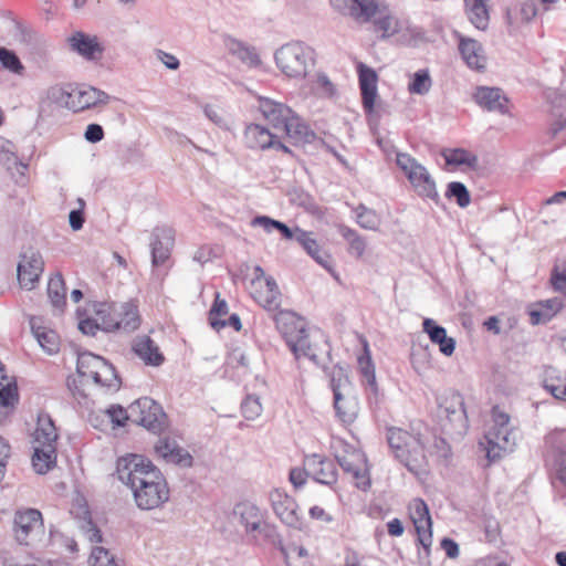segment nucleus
<instances>
[{"mask_svg":"<svg viewBox=\"0 0 566 566\" xmlns=\"http://www.w3.org/2000/svg\"><path fill=\"white\" fill-rule=\"evenodd\" d=\"M32 334L36 338L39 345L49 355L56 354L60 349V337L53 329L42 325L41 318L32 317L30 319Z\"/></svg>","mask_w":566,"mask_h":566,"instance_id":"c756f323","label":"nucleus"},{"mask_svg":"<svg viewBox=\"0 0 566 566\" xmlns=\"http://www.w3.org/2000/svg\"><path fill=\"white\" fill-rule=\"evenodd\" d=\"M455 38L459 41V51L465 64L472 70H483L486 64V57L482 44L459 32L455 33Z\"/></svg>","mask_w":566,"mask_h":566,"instance_id":"393cba45","label":"nucleus"},{"mask_svg":"<svg viewBox=\"0 0 566 566\" xmlns=\"http://www.w3.org/2000/svg\"><path fill=\"white\" fill-rule=\"evenodd\" d=\"M422 329L428 334L433 344L439 345V350L446 355L451 356L455 350V340L453 337L447 335V329L436 323L432 318H424L422 322Z\"/></svg>","mask_w":566,"mask_h":566,"instance_id":"c85d7f7f","label":"nucleus"},{"mask_svg":"<svg viewBox=\"0 0 566 566\" xmlns=\"http://www.w3.org/2000/svg\"><path fill=\"white\" fill-rule=\"evenodd\" d=\"M446 197L454 199L460 208H467L471 202V196L463 182L451 181L447 186Z\"/></svg>","mask_w":566,"mask_h":566,"instance_id":"a18cd8bd","label":"nucleus"},{"mask_svg":"<svg viewBox=\"0 0 566 566\" xmlns=\"http://www.w3.org/2000/svg\"><path fill=\"white\" fill-rule=\"evenodd\" d=\"M13 524L15 538L22 545H29L33 537L44 531L42 514L36 509L18 510Z\"/></svg>","mask_w":566,"mask_h":566,"instance_id":"4468645a","label":"nucleus"},{"mask_svg":"<svg viewBox=\"0 0 566 566\" xmlns=\"http://www.w3.org/2000/svg\"><path fill=\"white\" fill-rule=\"evenodd\" d=\"M432 85V81L427 69L418 70L413 75L412 80L408 84V91L411 94L424 95L427 94Z\"/></svg>","mask_w":566,"mask_h":566,"instance_id":"c03bdc74","label":"nucleus"},{"mask_svg":"<svg viewBox=\"0 0 566 566\" xmlns=\"http://www.w3.org/2000/svg\"><path fill=\"white\" fill-rule=\"evenodd\" d=\"M32 465L36 473L45 474L56 463V446L51 443L33 444Z\"/></svg>","mask_w":566,"mask_h":566,"instance_id":"473e14b6","label":"nucleus"},{"mask_svg":"<svg viewBox=\"0 0 566 566\" xmlns=\"http://www.w3.org/2000/svg\"><path fill=\"white\" fill-rule=\"evenodd\" d=\"M44 271L42 254L34 249H28L20 254L17 268L19 285L28 291L35 289Z\"/></svg>","mask_w":566,"mask_h":566,"instance_id":"ddd939ff","label":"nucleus"},{"mask_svg":"<svg viewBox=\"0 0 566 566\" xmlns=\"http://www.w3.org/2000/svg\"><path fill=\"white\" fill-rule=\"evenodd\" d=\"M279 333L296 359L308 358L316 365L319 364L323 354H329V345L325 335L315 331L310 333L306 322L292 311H279L274 315Z\"/></svg>","mask_w":566,"mask_h":566,"instance_id":"f03ea898","label":"nucleus"},{"mask_svg":"<svg viewBox=\"0 0 566 566\" xmlns=\"http://www.w3.org/2000/svg\"><path fill=\"white\" fill-rule=\"evenodd\" d=\"M474 102L488 112L506 115L510 113V99L499 87L479 86L473 94Z\"/></svg>","mask_w":566,"mask_h":566,"instance_id":"aec40b11","label":"nucleus"},{"mask_svg":"<svg viewBox=\"0 0 566 566\" xmlns=\"http://www.w3.org/2000/svg\"><path fill=\"white\" fill-rule=\"evenodd\" d=\"M537 13V7L533 0H526L520 6V15L523 22H530Z\"/></svg>","mask_w":566,"mask_h":566,"instance_id":"052dcab7","label":"nucleus"},{"mask_svg":"<svg viewBox=\"0 0 566 566\" xmlns=\"http://www.w3.org/2000/svg\"><path fill=\"white\" fill-rule=\"evenodd\" d=\"M226 46L231 55L237 57L249 69H256L261 66L262 60L253 45L234 38H228L226 40Z\"/></svg>","mask_w":566,"mask_h":566,"instance_id":"cd10ccee","label":"nucleus"},{"mask_svg":"<svg viewBox=\"0 0 566 566\" xmlns=\"http://www.w3.org/2000/svg\"><path fill=\"white\" fill-rule=\"evenodd\" d=\"M342 15L358 24L370 23L385 9V0H329Z\"/></svg>","mask_w":566,"mask_h":566,"instance_id":"9d476101","label":"nucleus"},{"mask_svg":"<svg viewBox=\"0 0 566 566\" xmlns=\"http://www.w3.org/2000/svg\"><path fill=\"white\" fill-rule=\"evenodd\" d=\"M544 388L556 399L566 401V379H545Z\"/></svg>","mask_w":566,"mask_h":566,"instance_id":"5fc2aeb1","label":"nucleus"},{"mask_svg":"<svg viewBox=\"0 0 566 566\" xmlns=\"http://www.w3.org/2000/svg\"><path fill=\"white\" fill-rule=\"evenodd\" d=\"M336 459L339 467L352 476L358 489L366 491L370 486L367 459L363 451L352 449L343 455H337Z\"/></svg>","mask_w":566,"mask_h":566,"instance_id":"2eb2a0df","label":"nucleus"},{"mask_svg":"<svg viewBox=\"0 0 566 566\" xmlns=\"http://www.w3.org/2000/svg\"><path fill=\"white\" fill-rule=\"evenodd\" d=\"M76 370L80 377L85 380L92 379L99 387L117 390L120 386L113 365L95 354L88 352L80 354Z\"/></svg>","mask_w":566,"mask_h":566,"instance_id":"1a4fd4ad","label":"nucleus"},{"mask_svg":"<svg viewBox=\"0 0 566 566\" xmlns=\"http://www.w3.org/2000/svg\"><path fill=\"white\" fill-rule=\"evenodd\" d=\"M371 22H374L376 30L382 32V38H389L400 31V24L397 18L387 12V7L381 14H378Z\"/></svg>","mask_w":566,"mask_h":566,"instance_id":"79ce46f5","label":"nucleus"},{"mask_svg":"<svg viewBox=\"0 0 566 566\" xmlns=\"http://www.w3.org/2000/svg\"><path fill=\"white\" fill-rule=\"evenodd\" d=\"M556 478L566 489V450L562 451L556 459Z\"/></svg>","mask_w":566,"mask_h":566,"instance_id":"69168bd1","label":"nucleus"},{"mask_svg":"<svg viewBox=\"0 0 566 566\" xmlns=\"http://www.w3.org/2000/svg\"><path fill=\"white\" fill-rule=\"evenodd\" d=\"M80 530L91 543L102 542V533L90 516L80 522Z\"/></svg>","mask_w":566,"mask_h":566,"instance_id":"603ef678","label":"nucleus"},{"mask_svg":"<svg viewBox=\"0 0 566 566\" xmlns=\"http://www.w3.org/2000/svg\"><path fill=\"white\" fill-rule=\"evenodd\" d=\"M78 329L90 336H94L98 329H103L102 322L97 323L93 318H84L78 322Z\"/></svg>","mask_w":566,"mask_h":566,"instance_id":"680f3d73","label":"nucleus"},{"mask_svg":"<svg viewBox=\"0 0 566 566\" xmlns=\"http://www.w3.org/2000/svg\"><path fill=\"white\" fill-rule=\"evenodd\" d=\"M84 137L90 143H98L104 138V130L103 127L98 124H90L86 127Z\"/></svg>","mask_w":566,"mask_h":566,"instance_id":"e2e57ef3","label":"nucleus"},{"mask_svg":"<svg viewBox=\"0 0 566 566\" xmlns=\"http://www.w3.org/2000/svg\"><path fill=\"white\" fill-rule=\"evenodd\" d=\"M396 164L407 177L413 191L423 200L440 203L437 185L428 169L408 153L397 151Z\"/></svg>","mask_w":566,"mask_h":566,"instance_id":"6e6552de","label":"nucleus"},{"mask_svg":"<svg viewBox=\"0 0 566 566\" xmlns=\"http://www.w3.org/2000/svg\"><path fill=\"white\" fill-rule=\"evenodd\" d=\"M269 501L276 517L286 526L302 530L303 520L295 499L282 489L269 493Z\"/></svg>","mask_w":566,"mask_h":566,"instance_id":"f8f14e48","label":"nucleus"},{"mask_svg":"<svg viewBox=\"0 0 566 566\" xmlns=\"http://www.w3.org/2000/svg\"><path fill=\"white\" fill-rule=\"evenodd\" d=\"M469 21L479 30H486L490 22L489 0H463Z\"/></svg>","mask_w":566,"mask_h":566,"instance_id":"72a5a7b5","label":"nucleus"},{"mask_svg":"<svg viewBox=\"0 0 566 566\" xmlns=\"http://www.w3.org/2000/svg\"><path fill=\"white\" fill-rule=\"evenodd\" d=\"M67 41L71 49L87 61L99 60L105 51L96 35H90L82 31L74 32Z\"/></svg>","mask_w":566,"mask_h":566,"instance_id":"b1692460","label":"nucleus"},{"mask_svg":"<svg viewBox=\"0 0 566 566\" xmlns=\"http://www.w3.org/2000/svg\"><path fill=\"white\" fill-rule=\"evenodd\" d=\"M57 431L53 420L46 413H40L38 416V426L34 432L33 444H46L51 443L56 446Z\"/></svg>","mask_w":566,"mask_h":566,"instance_id":"e433bc0d","label":"nucleus"},{"mask_svg":"<svg viewBox=\"0 0 566 566\" xmlns=\"http://www.w3.org/2000/svg\"><path fill=\"white\" fill-rule=\"evenodd\" d=\"M227 326L232 327L237 332L241 331L242 324L240 316L238 314H231L228 319H222L221 322H212V328L216 331H220Z\"/></svg>","mask_w":566,"mask_h":566,"instance_id":"bf43d9fd","label":"nucleus"},{"mask_svg":"<svg viewBox=\"0 0 566 566\" xmlns=\"http://www.w3.org/2000/svg\"><path fill=\"white\" fill-rule=\"evenodd\" d=\"M228 314V304L224 300L220 298L219 293L216 295L214 302L209 311V323L221 322V317Z\"/></svg>","mask_w":566,"mask_h":566,"instance_id":"6e6d98bb","label":"nucleus"},{"mask_svg":"<svg viewBox=\"0 0 566 566\" xmlns=\"http://www.w3.org/2000/svg\"><path fill=\"white\" fill-rule=\"evenodd\" d=\"M311 256L328 272L333 271L332 258L328 253L323 251L321 247L315 252L311 253Z\"/></svg>","mask_w":566,"mask_h":566,"instance_id":"338daca9","label":"nucleus"},{"mask_svg":"<svg viewBox=\"0 0 566 566\" xmlns=\"http://www.w3.org/2000/svg\"><path fill=\"white\" fill-rule=\"evenodd\" d=\"M133 349L146 365L160 366L164 363V355L149 336L144 335L137 337L134 342Z\"/></svg>","mask_w":566,"mask_h":566,"instance_id":"2f4dec72","label":"nucleus"},{"mask_svg":"<svg viewBox=\"0 0 566 566\" xmlns=\"http://www.w3.org/2000/svg\"><path fill=\"white\" fill-rule=\"evenodd\" d=\"M439 413L451 422H458L464 427L467 422V412L464 408V399L459 392H451L444 396L439 402Z\"/></svg>","mask_w":566,"mask_h":566,"instance_id":"bb28decb","label":"nucleus"},{"mask_svg":"<svg viewBox=\"0 0 566 566\" xmlns=\"http://www.w3.org/2000/svg\"><path fill=\"white\" fill-rule=\"evenodd\" d=\"M259 109L264 119L275 129L283 132L296 143L310 142L314 136L308 126L287 105L268 97H261Z\"/></svg>","mask_w":566,"mask_h":566,"instance_id":"20e7f679","label":"nucleus"},{"mask_svg":"<svg viewBox=\"0 0 566 566\" xmlns=\"http://www.w3.org/2000/svg\"><path fill=\"white\" fill-rule=\"evenodd\" d=\"M429 353L426 349H421L419 352H413L411 354V364L415 370L420 374L426 370L430 366Z\"/></svg>","mask_w":566,"mask_h":566,"instance_id":"4d7b16f0","label":"nucleus"},{"mask_svg":"<svg viewBox=\"0 0 566 566\" xmlns=\"http://www.w3.org/2000/svg\"><path fill=\"white\" fill-rule=\"evenodd\" d=\"M329 386L334 398L338 401L342 395L353 392V384L345 368L335 365L329 373Z\"/></svg>","mask_w":566,"mask_h":566,"instance_id":"4c0bfd02","label":"nucleus"},{"mask_svg":"<svg viewBox=\"0 0 566 566\" xmlns=\"http://www.w3.org/2000/svg\"><path fill=\"white\" fill-rule=\"evenodd\" d=\"M70 97L75 112L92 108L98 104H106L109 98L105 92L92 86L75 88L70 94Z\"/></svg>","mask_w":566,"mask_h":566,"instance_id":"a878e982","label":"nucleus"},{"mask_svg":"<svg viewBox=\"0 0 566 566\" xmlns=\"http://www.w3.org/2000/svg\"><path fill=\"white\" fill-rule=\"evenodd\" d=\"M356 222L366 230L376 231L378 230L381 218L373 209L367 208L364 205H359L356 210Z\"/></svg>","mask_w":566,"mask_h":566,"instance_id":"37998d69","label":"nucleus"},{"mask_svg":"<svg viewBox=\"0 0 566 566\" xmlns=\"http://www.w3.org/2000/svg\"><path fill=\"white\" fill-rule=\"evenodd\" d=\"M334 409L336 417L338 420L345 424L353 423L359 411V403L354 392L342 395L340 399L337 401L334 398Z\"/></svg>","mask_w":566,"mask_h":566,"instance_id":"f704fd0d","label":"nucleus"},{"mask_svg":"<svg viewBox=\"0 0 566 566\" xmlns=\"http://www.w3.org/2000/svg\"><path fill=\"white\" fill-rule=\"evenodd\" d=\"M410 518L413 522L418 542L428 551L432 544V522L427 503L415 499L410 504Z\"/></svg>","mask_w":566,"mask_h":566,"instance_id":"6ab92c4d","label":"nucleus"},{"mask_svg":"<svg viewBox=\"0 0 566 566\" xmlns=\"http://www.w3.org/2000/svg\"><path fill=\"white\" fill-rule=\"evenodd\" d=\"M102 327L105 332L124 331L130 333L139 327L138 308L132 302L123 303L118 312L102 316Z\"/></svg>","mask_w":566,"mask_h":566,"instance_id":"f3484780","label":"nucleus"},{"mask_svg":"<svg viewBox=\"0 0 566 566\" xmlns=\"http://www.w3.org/2000/svg\"><path fill=\"white\" fill-rule=\"evenodd\" d=\"M339 233L348 244V253L356 259L363 258L366 251L365 239L356 230L346 226L339 228Z\"/></svg>","mask_w":566,"mask_h":566,"instance_id":"a19ab883","label":"nucleus"},{"mask_svg":"<svg viewBox=\"0 0 566 566\" xmlns=\"http://www.w3.org/2000/svg\"><path fill=\"white\" fill-rule=\"evenodd\" d=\"M157 57L158 60L169 70H177L180 66V62L171 53L165 52L163 50L157 51Z\"/></svg>","mask_w":566,"mask_h":566,"instance_id":"774afa93","label":"nucleus"},{"mask_svg":"<svg viewBox=\"0 0 566 566\" xmlns=\"http://www.w3.org/2000/svg\"><path fill=\"white\" fill-rule=\"evenodd\" d=\"M118 479L127 485L138 509L150 511L169 500L170 491L161 471L139 454H126L116 463Z\"/></svg>","mask_w":566,"mask_h":566,"instance_id":"f257e3e1","label":"nucleus"},{"mask_svg":"<svg viewBox=\"0 0 566 566\" xmlns=\"http://www.w3.org/2000/svg\"><path fill=\"white\" fill-rule=\"evenodd\" d=\"M244 142L250 149H275L292 155V150L284 145L280 137L261 124H250L244 130Z\"/></svg>","mask_w":566,"mask_h":566,"instance_id":"dca6fc26","label":"nucleus"},{"mask_svg":"<svg viewBox=\"0 0 566 566\" xmlns=\"http://www.w3.org/2000/svg\"><path fill=\"white\" fill-rule=\"evenodd\" d=\"M441 156L448 166H465L473 170L479 167L478 156L464 148H444L441 150Z\"/></svg>","mask_w":566,"mask_h":566,"instance_id":"c9c22d12","label":"nucleus"},{"mask_svg":"<svg viewBox=\"0 0 566 566\" xmlns=\"http://www.w3.org/2000/svg\"><path fill=\"white\" fill-rule=\"evenodd\" d=\"M359 371L364 378L363 382L366 384L375 396L378 394V386L375 375V366L370 357L368 344L365 343L364 354L357 359Z\"/></svg>","mask_w":566,"mask_h":566,"instance_id":"ea45409f","label":"nucleus"},{"mask_svg":"<svg viewBox=\"0 0 566 566\" xmlns=\"http://www.w3.org/2000/svg\"><path fill=\"white\" fill-rule=\"evenodd\" d=\"M304 467L307 468L310 475L321 484L333 485L337 481L335 463L319 454L306 455Z\"/></svg>","mask_w":566,"mask_h":566,"instance_id":"412c9836","label":"nucleus"},{"mask_svg":"<svg viewBox=\"0 0 566 566\" xmlns=\"http://www.w3.org/2000/svg\"><path fill=\"white\" fill-rule=\"evenodd\" d=\"M275 63L289 77L303 78L314 65V50L303 42H290L282 45L274 54Z\"/></svg>","mask_w":566,"mask_h":566,"instance_id":"0eeeda50","label":"nucleus"},{"mask_svg":"<svg viewBox=\"0 0 566 566\" xmlns=\"http://www.w3.org/2000/svg\"><path fill=\"white\" fill-rule=\"evenodd\" d=\"M0 62L4 69L13 73H21L23 70V65L15 53L6 48H0Z\"/></svg>","mask_w":566,"mask_h":566,"instance_id":"09e8293b","label":"nucleus"},{"mask_svg":"<svg viewBox=\"0 0 566 566\" xmlns=\"http://www.w3.org/2000/svg\"><path fill=\"white\" fill-rule=\"evenodd\" d=\"M307 476H311L308 473L307 468L300 469V468H293L290 471V482L296 488L300 489L305 485Z\"/></svg>","mask_w":566,"mask_h":566,"instance_id":"13d9d810","label":"nucleus"},{"mask_svg":"<svg viewBox=\"0 0 566 566\" xmlns=\"http://www.w3.org/2000/svg\"><path fill=\"white\" fill-rule=\"evenodd\" d=\"M492 426L484 434V450L490 462H494L514 450L517 432L511 423V417L499 406L491 410Z\"/></svg>","mask_w":566,"mask_h":566,"instance_id":"39448f33","label":"nucleus"},{"mask_svg":"<svg viewBox=\"0 0 566 566\" xmlns=\"http://www.w3.org/2000/svg\"><path fill=\"white\" fill-rule=\"evenodd\" d=\"M93 566H120L109 551L102 546H95L91 552Z\"/></svg>","mask_w":566,"mask_h":566,"instance_id":"49530a36","label":"nucleus"},{"mask_svg":"<svg viewBox=\"0 0 566 566\" xmlns=\"http://www.w3.org/2000/svg\"><path fill=\"white\" fill-rule=\"evenodd\" d=\"M241 411L245 419L254 420L262 412V406L256 397L248 396L241 403Z\"/></svg>","mask_w":566,"mask_h":566,"instance_id":"3c124183","label":"nucleus"},{"mask_svg":"<svg viewBox=\"0 0 566 566\" xmlns=\"http://www.w3.org/2000/svg\"><path fill=\"white\" fill-rule=\"evenodd\" d=\"M48 296L52 306L63 311L66 304V287L61 273L52 275L48 283Z\"/></svg>","mask_w":566,"mask_h":566,"instance_id":"58836bf2","label":"nucleus"},{"mask_svg":"<svg viewBox=\"0 0 566 566\" xmlns=\"http://www.w3.org/2000/svg\"><path fill=\"white\" fill-rule=\"evenodd\" d=\"M175 232L170 227H156L151 233V261L158 266L163 265L170 256Z\"/></svg>","mask_w":566,"mask_h":566,"instance_id":"5701e85b","label":"nucleus"},{"mask_svg":"<svg viewBox=\"0 0 566 566\" xmlns=\"http://www.w3.org/2000/svg\"><path fill=\"white\" fill-rule=\"evenodd\" d=\"M231 517L252 539L258 541L262 537L271 543L276 541L281 543L276 526L266 521L265 513L253 502L237 503L232 509Z\"/></svg>","mask_w":566,"mask_h":566,"instance_id":"423d86ee","label":"nucleus"},{"mask_svg":"<svg viewBox=\"0 0 566 566\" xmlns=\"http://www.w3.org/2000/svg\"><path fill=\"white\" fill-rule=\"evenodd\" d=\"M155 454L166 463L175 464L180 468H191L193 464L192 455L175 438L163 436L154 444Z\"/></svg>","mask_w":566,"mask_h":566,"instance_id":"a211bd4d","label":"nucleus"},{"mask_svg":"<svg viewBox=\"0 0 566 566\" xmlns=\"http://www.w3.org/2000/svg\"><path fill=\"white\" fill-rule=\"evenodd\" d=\"M357 74L361 93L363 107L367 114H370L374 111L376 97L378 95V75L374 69L361 62L357 64Z\"/></svg>","mask_w":566,"mask_h":566,"instance_id":"4be33fe9","label":"nucleus"},{"mask_svg":"<svg viewBox=\"0 0 566 566\" xmlns=\"http://www.w3.org/2000/svg\"><path fill=\"white\" fill-rule=\"evenodd\" d=\"M255 301L268 312H276L281 306V293L273 277H266L264 284L254 293Z\"/></svg>","mask_w":566,"mask_h":566,"instance_id":"7c9ffc66","label":"nucleus"},{"mask_svg":"<svg viewBox=\"0 0 566 566\" xmlns=\"http://www.w3.org/2000/svg\"><path fill=\"white\" fill-rule=\"evenodd\" d=\"M386 439L395 459L411 473L418 474L428 464L426 440L418 431H409L399 427L386 429Z\"/></svg>","mask_w":566,"mask_h":566,"instance_id":"7ed1b4c3","label":"nucleus"},{"mask_svg":"<svg viewBox=\"0 0 566 566\" xmlns=\"http://www.w3.org/2000/svg\"><path fill=\"white\" fill-rule=\"evenodd\" d=\"M290 199L292 203L302 207L303 209L305 208L307 211H317V206L313 198L302 189H294L292 192H290Z\"/></svg>","mask_w":566,"mask_h":566,"instance_id":"8fccbe9b","label":"nucleus"},{"mask_svg":"<svg viewBox=\"0 0 566 566\" xmlns=\"http://www.w3.org/2000/svg\"><path fill=\"white\" fill-rule=\"evenodd\" d=\"M277 220H274L268 216H258L251 220L252 227H261L268 233H271L275 230Z\"/></svg>","mask_w":566,"mask_h":566,"instance_id":"0e129e2a","label":"nucleus"},{"mask_svg":"<svg viewBox=\"0 0 566 566\" xmlns=\"http://www.w3.org/2000/svg\"><path fill=\"white\" fill-rule=\"evenodd\" d=\"M135 422L155 433L161 432L167 426V416L161 406L148 397L136 400L130 407Z\"/></svg>","mask_w":566,"mask_h":566,"instance_id":"9b49d317","label":"nucleus"},{"mask_svg":"<svg viewBox=\"0 0 566 566\" xmlns=\"http://www.w3.org/2000/svg\"><path fill=\"white\" fill-rule=\"evenodd\" d=\"M296 241L306 251V253L308 255H311V253L315 252L316 249L319 247L318 242L313 237V233L305 231L301 228H297Z\"/></svg>","mask_w":566,"mask_h":566,"instance_id":"864d4df0","label":"nucleus"},{"mask_svg":"<svg viewBox=\"0 0 566 566\" xmlns=\"http://www.w3.org/2000/svg\"><path fill=\"white\" fill-rule=\"evenodd\" d=\"M551 284L555 291L566 295V262L554 265L551 273Z\"/></svg>","mask_w":566,"mask_h":566,"instance_id":"de8ad7c7","label":"nucleus"}]
</instances>
